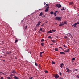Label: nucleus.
Masks as SVG:
<instances>
[{
	"mask_svg": "<svg viewBox=\"0 0 79 79\" xmlns=\"http://www.w3.org/2000/svg\"><path fill=\"white\" fill-rule=\"evenodd\" d=\"M55 20H57V21H61V17H56L55 18Z\"/></svg>",
	"mask_w": 79,
	"mask_h": 79,
	"instance_id": "f257e3e1",
	"label": "nucleus"
},
{
	"mask_svg": "<svg viewBox=\"0 0 79 79\" xmlns=\"http://www.w3.org/2000/svg\"><path fill=\"white\" fill-rule=\"evenodd\" d=\"M55 6L56 7H57V8H60V7H61V5L60 4H57Z\"/></svg>",
	"mask_w": 79,
	"mask_h": 79,
	"instance_id": "f03ea898",
	"label": "nucleus"
},
{
	"mask_svg": "<svg viewBox=\"0 0 79 79\" xmlns=\"http://www.w3.org/2000/svg\"><path fill=\"white\" fill-rule=\"evenodd\" d=\"M54 77H55V79H58L59 77V76L58 74H56L54 75Z\"/></svg>",
	"mask_w": 79,
	"mask_h": 79,
	"instance_id": "7ed1b4c3",
	"label": "nucleus"
},
{
	"mask_svg": "<svg viewBox=\"0 0 79 79\" xmlns=\"http://www.w3.org/2000/svg\"><path fill=\"white\" fill-rule=\"evenodd\" d=\"M48 9H49V6L46 7L45 10V12H47L48 11Z\"/></svg>",
	"mask_w": 79,
	"mask_h": 79,
	"instance_id": "20e7f679",
	"label": "nucleus"
},
{
	"mask_svg": "<svg viewBox=\"0 0 79 79\" xmlns=\"http://www.w3.org/2000/svg\"><path fill=\"white\" fill-rule=\"evenodd\" d=\"M69 50H70V49H67L66 50L64 51V52H65V53H68V52H69Z\"/></svg>",
	"mask_w": 79,
	"mask_h": 79,
	"instance_id": "39448f33",
	"label": "nucleus"
},
{
	"mask_svg": "<svg viewBox=\"0 0 79 79\" xmlns=\"http://www.w3.org/2000/svg\"><path fill=\"white\" fill-rule=\"evenodd\" d=\"M42 23L41 22H39L38 23V24L36 25V27L37 26H40V23Z\"/></svg>",
	"mask_w": 79,
	"mask_h": 79,
	"instance_id": "423d86ee",
	"label": "nucleus"
},
{
	"mask_svg": "<svg viewBox=\"0 0 79 79\" xmlns=\"http://www.w3.org/2000/svg\"><path fill=\"white\" fill-rule=\"evenodd\" d=\"M58 13L57 11H55V12L54 13V15L55 16H56V13Z\"/></svg>",
	"mask_w": 79,
	"mask_h": 79,
	"instance_id": "0eeeda50",
	"label": "nucleus"
},
{
	"mask_svg": "<svg viewBox=\"0 0 79 79\" xmlns=\"http://www.w3.org/2000/svg\"><path fill=\"white\" fill-rule=\"evenodd\" d=\"M12 73H13V74H17V73L15 72V70H13L12 72Z\"/></svg>",
	"mask_w": 79,
	"mask_h": 79,
	"instance_id": "6e6552de",
	"label": "nucleus"
},
{
	"mask_svg": "<svg viewBox=\"0 0 79 79\" xmlns=\"http://www.w3.org/2000/svg\"><path fill=\"white\" fill-rule=\"evenodd\" d=\"M76 25H77V23H75L74 24L72 25V26H74V27H76Z\"/></svg>",
	"mask_w": 79,
	"mask_h": 79,
	"instance_id": "1a4fd4ad",
	"label": "nucleus"
},
{
	"mask_svg": "<svg viewBox=\"0 0 79 79\" xmlns=\"http://www.w3.org/2000/svg\"><path fill=\"white\" fill-rule=\"evenodd\" d=\"M43 15V13L42 12H41L39 15V16H42Z\"/></svg>",
	"mask_w": 79,
	"mask_h": 79,
	"instance_id": "9d476101",
	"label": "nucleus"
},
{
	"mask_svg": "<svg viewBox=\"0 0 79 79\" xmlns=\"http://www.w3.org/2000/svg\"><path fill=\"white\" fill-rule=\"evenodd\" d=\"M60 54H64V55H65V53L64 52H60Z\"/></svg>",
	"mask_w": 79,
	"mask_h": 79,
	"instance_id": "9b49d317",
	"label": "nucleus"
},
{
	"mask_svg": "<svg viewBox=\"0 0 79 79\" xmlns=\"http://www.w3.org/2000/svg\"><path fill=\"white\" fill-rule=\"evenodd\" d=\"M51 41H52V42H53V43H55V42H56V40H51Z\"/></svg>",
	"mask_w": 79,
	"mask_h": 79,
	"instance_id": "f8f14e48",
	"label": "nucleus"
},
{
	"mask_svg": "<svg viewBox=\"0 0 79 79\" xmlns=\"http://www.w3.org/2000/svg\"><path fill=\"white\" fill-rule=\"evenodd\" d=\"M14 78L15 79H19L18 78V77H16V76H14Z\"/></svg>",
	"mask_w": 79,
	"mask_h": 79,
	"instance_id": "ddd939ff",
	"label": "nucleus"
},
{
	"mask_svg": "<svg viewBox=\"0 0 79 79\" xmlns=\"http://www.w3.org/2000/svg\"><path fill=\"white\" fill-rule=\"evenodd\" d=\"M63 63H62L60 64V67L61 68H63Z\"/></svg>",
	"mask_w": 79,
	"mask_h": 79,
	"instance_id": "4468645a",
	"label": "nucleus"
},
{
	"mask_svg": "<svg viewBox=\"0 0 79 79\" xmlns=\"http://www.w3.org/2000/svg\"><path fill=\"white\" fill-rule=\"evenodd\" d=\"M54 50H55V51H58V49L56 48H55L54 49Z\"/></svg>",
	"mask_w": 79,
	"mask_h": 79,
	"instance_id": "2eb2a0df",
	"label": "nucleus"
},
{
	"mask_svg": "<svg viewBox=\"0 0 79 79\" xmlns=\"http://www.w3.org/2000/svg\"><path fill=\"white\" fill-rule=\"evenodd\" d=\"M63 25H64V24H63V23H60L59 24V26H63Z\"/></svg>",
	"mask_w": 79,
	"mask_h": 79,
	"instance_id": "dca6fc26",
	"label": "nucleus"
},
{
	"mask_svg": "<svg viewBox=\"0 0 79 79\" xmlns=\"http://www.w3.org/2000/svg\"><path fill=\"white\" fill-rule=\"evenodd\" d=\"M41 45L42 46V47H43V46H44V43H41Z\"/></svg>",
	"mask_w": 79,
	"mask_h": 79,
	"instance_id": "f3484780",
	"label": "nucleus"
},
{
	"mask_svg": "<svg viewBox=\"0 0 79 79\" xmlns=\"http://www.w3.org/2000/svg\"><path fill=\"white\" fill-rule=\"evenodd\" d=\"M64 24H68V22L67 21H64Z\"/></svg>",
	"mask_w": 79,
	"mask_h": 79,
	"instance_id": "a211bd4d",
	"label": "nucleus"
},
{
	"mask_svg": "<svg viewBox=\"0 0 79 79\" xmlns=\"http://www.w3.org/2000/svg\"><path fill=\"white\" fill-rule=\"evenodd\" d=\"M49 6V5L48 4H47L46 5L45 7H47V6Z\"/></svg>",
	"mask_w": 79,
	"mask_h": 79,
	"instance_id": "6ab92c4d",
	"label": "nucleus"
},
{
	"mask_svg": "<svg viewBox=\"0 0 79 79\" xmlns=\"http://www.w3.org/2000/svg\"><path fill=\"white\" fill-rule=\"evenodd\" d=\"M66 10V9H64V7H63V8L62 9H61V10L62 11H63V10Z\"/></svg>",
	"mask_w": 79,
	"mask_h": 79,
	"instance_id": "aec40b11",
	"label": "nucleus"
},
{
	"mask_svg": "<svg viewBox=\"0 0 79 79\" xmlns=\"http://www.w3.org/2000/svg\"><path fill=\"white\" fill-rule=\"evenodd\" d=\"M50 13L51 15H53L54 13V12L53 11H51L50 12Z\"/></svg>",
	"mask_w": 79,
	"mask_h": 79,
	"instance_id": "412c9836",
	"label": "nucleus"
},
{
	"mask_svg": "<svg viewBox=\"0 0 79 79\" xmlns=\"http://www.w3.org/2000/svg\"><path fill=\"white\" fill-rule=\"evenodd\" d=\"M37 28V27H35L34 29V31H35V30H36V29Z\"/></svg>",
	"mask_w": 79,
	"mask_h": 79,
	"instance_id": "4be33fe9",
	"label": "nucleus"
},
{
	"mask_svg": "<svg viewBox=\"0 0 79 79\" xmlns=\"http://www.w3.org/2000/svg\"><path fill=\"white\" fill-rule=\"evenodd\" d=\"M52 31V32H56V30H51Z\"/></svg>",
	"mask_w": 79,
	"mask_h": 79,
	"instance_id": "5701e85b",
	"label": "nucleus"
},
{
	"mask_svg": "<svg viewBox=\"0 0 79 79\" xmlns=\"http://www.w3.org/2000/svg\"><path fill=\"white\" fill-rule=\"evenodd\" d=\"M52 64H55V62H53V61H52Z\"/></svg>",
	"mask_w": 79,
	"mask_h": 79,
	"instance_id": "b1692460",
	"label": "nucleus"
},
{
	"mask_svg": "<svg viewBox=\"0 0 79 79\" xmlns=\"http://www.w3.org/2000/svg\"><path fill=\"white\" fill-rule=\"evenodd\" d=\"M42 30V28H40V30H39V32H40V31H41Z\"/></svg>",
	"mask_w": 79,
	"mask_h": 79,
	"instance_id": "393cba45",
	"label": "nucleus"
},
{
	"mask_svg": "<svg viewBox=\"0 0 79 79\" xmlns=\"http://www.w3.org/2000/svg\"><path fill=\"white\" fill-rule=\"evenodd\" d=\"M44 53V52L43 51L42 52H40V54H42V53Z\"/></svg>",
	"mask_w": 79,
	"mask_h": 79,
	"instance_id": "a878e982",
	"label": "nucleus"
},
{
	"mask_svg": "<svg viewBox=\"0 0 79 79\" xmlns=\"http://www.w3.org/2000/svg\"><path fill=\"white\" fill-rule=\"evenodd\" d=\"M35 65L36 66H38V65L36 63H35Z\"/></svg>",
	"mask_w": 79,
	"mask_h": 79,
	"instance_id": "bb28decb",
	"label": "nucleus"
},
{
	"mask_svg": "<svg viewBox=\"0 0 79 79\" xmlns=\"http://www.w3.org/2000/svg\"><path fill=\"white\" fill-rule=\"evenodd\" d=\"M11 53V52H7V54H10V53Z\"/></svg>",
	"mask_w": 79,
	"mask_h": 79,
	"instance_id": "cd10ccee",
	"label": "nucleus"
},
{
	"mask_svg": "<svg viewBox=\"0 0 79 79\" xmlns=\"http://www.w3.org/2000/svg\"><path fill=\"white\" fill-rule=\"evenodd\" d=\"M74 71H78V69H74Z\"/></svg>",
	"mask_w": 79,
	"mask_h": 79,
	"instance_id": "c85d7f7f",
	"label": "nucleus"
},
{
	"mask_svg": "<svg viewBox=\"0 0 79 79\" xmlns=\"http://www.w3.org/2000/svg\"><path fill=\"white\" fill-rule=\"evenodd\" d=\"M27 25H26L25 27V29H27Z\"/></svg>",
	"mask_w": 79,
	"mask_h": 79,
	"instance_id": "c756f323",
	"label": "nucleus"
},
{
	"mask_svg": "<svg viewBox=\"0 0 79 79\" xmlns=\"http://www.w3.org/2000/svg\"><path fill=\"white\" fill-rule=\"evenodd\" d=\"M44 41H45V40L44 39L41 40V42H44Z\"/></svg>",
	"mask_w": 79,
	"mask_h": 79,
	"instance_id": "7c9ffc66",
	"label": "nucleus"
},
{
	"mask_svg": "<svg viewBox=\"0 0 79 79\" xmlns=\"http://www.w3.org/2000/svg\"><path fill=\"white\" fill-rule=\"evenodd\" d=\"M73 2H71L69 3V5H71V4H73Z\"/></svg>",
	"mask_w": 79,
	"mask_h": 79,
	"instance_id": "2f4dec72",
	"label": "nucleus"
},
{
	"mask_svg": "<svg viewBox=\"0 0 79 79\" xmlns=\"http://www.w3.org/2000/svg\"><path fill=\"white\" fill-rule=\"evenodd\" d=\"M48 39H51L52 38V37L51 36H49L48 37Z\"/></svg>",
	"mask_w": 79,
	"mask_h": 79,
	"instance_id": "473e14b6",
	"label": "nucleus"
},
{
	"mask_svg": "<svg viewBox=\"0 0 79 79\" xmlns=\"http://www.w3.org/2000/svg\"><path fill=\"white\" fill-rule=\"evenodd\" d=\"M66 70H67V71L69 70V69H68V68H66Z\"/></svg>",
	"mask_w": 79,
	"mask_h": 79,
	"instance_id": "72a5a7b5",
	"label": "nucleus"
},
{
	"mask_svg": "<svg viewBox=\"0 0 79 79\" xmlns=\"http://www.w3.org/2000/svg\"><path fill=\"white\" fill-rule=\"evenodd\" d=\"M18 42V40H15V43H16Z\"/></svg>",
	"mask_w": 79,
	"mask_h": 79,
	"instance_id": "f704fd0d",
	"label": "nucleus"
},
{
	"mask_svg": "<svg viewBox=\"0 0 79 79\" xmlns=\"http://www.w3.org/2000/svg\"><path fill=\"white\" fill-rule=\"evenodd\" d=\"M70 36H71V39H72V38H73V36H72V34H70Z\"/></svg>",
	"mask_w": 79,
	"mask_h": 79,
	"instance_id": "c9c22d12",
	"label": "nucleus"
},
{
	"mask_svg": "<svg viewBox=\"0 0 79 79\" xmlns=\"http://www.w3.org/2000/svg\"><path fill=\"white\" fill-rule=\"evenodd\" d=\"M59 74H60V76H61V74H62L60 72V73H59Z\"/></svg>",
	"mask_w": 79,
	"mask_h": 79,
	"instance_id": "e433bc0d",
	"label": "nucleus"
},
{
	"mask_svg": "<svg viewBox=\"0 0 79 79\" xmlns=\"http://www.w3.org/2000/svg\"><path fill=\"white\" fill-rule=\"evenodd\" d=\"M7 78H8V79H11V78H10L9 77H7Z\"/></svg>",
	"mask_w": 79,
	"mask_h": 79,
	"instance_id": "4c0bfd02",
	"label": "nucleus"
},
{
	"mask_svg": "<svg viewBox=\"0 0 79 79\" xmlns=\"http://www.w3.org/2000/svg\"><path fill=\"white\" fill-rule=\"evenodd\" d=\"M75 60V58H73L72 59V60Z\"/></svg>",
	"mask_w": 79,
	"mask_h": 79,
	"instance_id": "58836bf2",
	"label": "nucleus"
},
{
	"mask_svg": "<svg viewBox=\"0 0 79 79\" xmlns=\"http://www.w3.org/2000/svg\"><path fill=\"white\" fill-rule=\"evenodd\" d=\"M76 77H77L78 78H79V75H77Z\"/></svg>",
	"mask_w": 79,
	"mask_h": 79,
	"instance_id": "ea45409f",
	"label": "nucleus"
},
{
	"mask_svg": "<svg viewBox=\"0 0 79 79\" xmlns=\"http://www.w3.org/2000/svg\"><path fill=\"white\" fill-rule=\"evenodd\" d=\"M49 33H50V31H48L47 32V34H49Z\"/></svg>",
	"mask_w": 79,
	"mask_h": 79,
	"instance_id": "a19ab883",
	"label": "nucleus"
},
{
	"mask_svg": "<svg viewBox=\"0 0 79 79\" xmlns=\"http://www.w3.org/2000/svg\"><path fill=\"white\" fill-rule=\"evenodd\" d=\"M45 73H48V71H45Z\"/></svg>",
	"mask_w": 79,
	"mask_h": 79,
	"instance_id": "79ce46f5",
	"label": "nucleus"
},
{
	"mask_svg": "<svg viewBox=\"0 0 79 79\" xmlns=\"http://www.w3.org/2000/svg\"><path fill=\"white\" fill-rule=\"evenodd\" d=\"M59 48H61V49H63V48L61 47H60Z\"/></svg>",
	"mask_w": 79,
	"mask_h": 79,
	"instance_id": "37998d69",
	"label": "nucleus"
},
{
	"mask_svg": "<svg viewBox=\"0 0 79 79\" xmlns=\"http://www.w3.org/2000/svg\"><path fill=\"white\" fill-rule=\"evenodd\" d=\"M1 73L3 74H4V73H3V72H0V74H1Z\"/></svg>",
	"mask_w": 79,
	"mask_h": 79,
	"instance_id": "c03bdc74",
	"label": "nucleus"
},
{
	"mask_svg": "<svg viewBox=\"0 0 79 79\" xmlns=\"http://www.w3.org/2000/svg\"><path fill=\"white\" fill-rule=\"evenodd\" d=\"M68 37V36H65L64 37V39H66Z\"/></svg>",
	"mask_w": 79,
	"mask_h": 79,
	"instance_id": "a18cd8bd",
	"label": "nucleus"
},
{
	"mask_svg": "<svg viewBox=\"0 0 79 79\" xmlns=\"http://www.w3.org/2000/svg\"><path fill=\"white\" fill-rule=\"evenodd\" d=\"M4 79L3 77H1L0 79Z\"/></svg>",
	"mask_w": 79,
	"mask_h": 79,
	"instance_id": "49530a36",
	"label": "nucleus"
},
{
	"mask_svg": "<svg viewBox=\"0 0 79 79\" xmlns=\"http://www.w3.org/2000/svg\"><path fill=\"white\" fill-rule=\"evenodd\" d=\"M10 77H12V76H13V74H11L10 75Z\"/></svg>",
	"mask_w": 79,
	"mask_h": 79,
	"instance_id": "de8ad7c7",
	"label": "nucleus"
},
{
	"mask_svg": "<svg viewBox=\"0 0 79 79\" xmlns=\"http://www.w3.org/2000/svg\"><path fill=\"white\" fill-rule=\"evenodd\" d=\"M40 57H42V54L40 53Z\"/></svg>",
	"mask_w": 79,
	"mask_h": 79,
	"instance_id": "09e8293b",
	"label": "nucleus"
},
{
	"mask_svg": "<svg viewBox=\"0 0 79 79\" xmlns=\"http://www.w3.org/2000/svg\"><path fill=\"white\" fill-rule=\"evenodd\" d=\"M44 5H46V3H45V2H44Z\"/></svg>",
	"mask_w": 79,
	"mask_h": 79,
	"instance_id": "8fccbe9b",
	"label": "nucleus"
},
{
	"mask_svg": "<svg viewBox=\"0 0 79 79\" xmlns=\"http://www.w3.org/2000/svg\"><path fill=\"white\" fill-rule=\"evenodd\" d=\"M66 72H67V73H69V71L67 70V71H66Z\"/></svg>",
	"mask_w": 79,
	"mask_h": 79,
	"instance_id": "3c124183",
	"label": "nucleus"
},
{
	"mask_svg": "<svg viewBox=\"0 0 79 79\" xmlns=\"http://www.w3.org/2000/svg\"><path fill=\"white\" fill-rule=\"evenodd\" d=\"M77 24H79V22H77Z\"/></svg>",
	"mask_w": 79,
	"mask_h": 79,
	"instance_id": "603ef678",
	"label": "nucleus"
},
{
	"mask_svg": "<svg viewBox=\"0 0 79 79\" xmlns=\"http://www.w3.org/2000/svg\"><path fill=\"white\" fill-rule=\"evenodd\" d=\"M33 79V78L32 77H31V78H30V79Z\"/></svg>",
	"mask_w": 79,
	"mask_h": 79,
	"instance_id": "864d4df0",
	"label": "nucleus"
},
{
	"mask_svg": "<svg viewBox=\"0 0 79 79\" xmlns=\"http://www.w3.org/2000/svg\"><path fill=\"white\" fill-rule=\"evenodd\" d=\"M63 46L64 47H66V46H65V45H63Z\"/></svg>",
	"mask_w": 79,
	"mask_h": 79,
	"instance_id": "5fc2aeb1",
	"label": "nucleus"
},
{
	"mask_svg": "<svg viewBox=\"0 0 79 79\" xmlns=\"http://www.w3.org/2000/svg\"><path fill=\"white\" fill-rule=\"evenodd\" d=\"M50 33H53V32L51 31H50Z\"/></svg>",
	"mask_w": 79,
	"mask_h": 79,
	"instance_id": "6e6d98bb",
	"label": "nucleus"
},
{
	"mask_svg": "<svg viewBox=\"0 0 79 79\" xmlns=\"http://www.w3.org/2000/svg\"><path fill=\"white\" fill-rule=\"evenodd\" d=\"M44 24H43L42 25H41V26H44Z\"/></svg>",
	"mask_w": 79,
	"mask_h": 79,
	"instance_id": "4d7b16f0",
	"label": "nucleus"
},
{
	"mask_svg": "<svg viewBox=\"0 0 79 79\" xmlns=\"http://www.w3.org/2000/svg\"><path fill=\"white\" fill-rule=\"evenodd\" d=\"M53 44H50V45H53Z\"/></svg>",
	"mask_w": 79,
	"mask_h": 79,
	"instance_id": "13d9d810",
	"label": "nucleus"
},
{
	"mask_svg": "<svg viewBox=\"0 0 79 79\" xmlns=\"http://www.w3.org/2000/svg\"><path fill=\"white\" fill-rule=\"evenodd\" d=\"M15 60H17V59H18V58H17V57H15Z\"/></svg>",
	"mask_w": 79,
	"mask_h": 79,
	"instance_id": "bf43d9fd",
	"label": "nucleus"
},
{
	"mask_svg": "<svg viewBox=\"0 0 79 79\" xmlns=\"http://www.w3.org/2000/svg\"><path fill=\"white\" fill-rule=\"evenodd\" d=\"M59 79H63V78L61 77H60V78H59Z\"/></svg>",
	"mask_w": 79,
	"mask_h": 79,
	"instance_id": "052dcab7",
	"label": "nucleus"
},
{
	"mask_svg": "<svg viewBox=\"0 0 79 79\" xmlns=\"http://www.w3.org/2000/svg\"><path fill=\"white\" fill-rule=\"evenodd\" d=\"M3 61H4V62H5V60H3Z\"/></svg>",
	"mask_w": 79,
	"mask_h": 79,
	"instance_id": "680f3d73",
	"label": "nucleus"
},
{
	"mask_svg": "<svg viewBox=\"0 0 79 79\" xmlns=\"http://www.w3.org/2000/svg\"><path fill=\"white\" fill-rule=\"evenodd\" d=\"M71 34H70V33H69V35H71Z\"/></svg>",
	"mask_w": 79,
	"mask_h": 79,
	"instance_id": "e2e57ef3",
	"label": "nucleus"
},
{
	"mask_svg": "<svg viewBox=\"0 0 79 79\" xmlns=\"http://www.w3.org/2000/svg\"><path fill=\"white\" fill-rule=\"evenodd\" d=\"M44 30H43L42 31V32H44Z\"/></svg>",
	"mask_w": 79,
	"mask_h": 79,
	"instance_id": "0e129e2a",
	"label": "nucleus"
},
{
	"mask_svg": "<svg viewBox=\"0 0 79 79\" xmlns=\"http://www.w3.org/2000/svg\"><path fill=\"white\" fill-rule=\"evenodd\" d=\"M4 56H6V55H5Z\"/></svg>",
	"mask_w": 79,
	"mask_h": 79,
	"instance_id": "69168bd1",
	"label": "nucleus"
},
{
	"mask_svg": "<svg viewBox=\"0 0 79 79\" xmlns=\"http://www.w3.org/2000/svg\"><path fill=\"white\" fill-rule=\"evenodd\" d=\"M54 24H57V23H54Z\"/></svg>",
	"mask_w": 79,
	"mask_h": 79,
	"instance_id": "338daca9",
	"label": "nucleus"
},
{
	"mask_svg": "<svg viewBox=\"0 0 79 79\" xmlns=\"http://www.w3.org/2000/svg\"><path fill=\"white\" fill-rule=\"evenodd\" d=\"M43 17H45V16L44 15V16H43Z\"/></svg>",
	"mask_w": 79,
	"mask_h": 79,
	"instance_id": "774afa93",
	"label": "nucleus"
}]
</instances>
